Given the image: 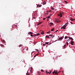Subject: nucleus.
I'll return each mask as SVG.
<instances>
[{"instance_id": "f257e3e1", "label": "nucleus", "mask_w": 75, "mask_h": 75, "mask_svg": "<svg viewBox=\"0 0 75 75\" xmlns=\"http://www.w3.org/2000/svg\"><path fill=\"white\" fill-rule=\"evenodd\" d=\"M61 29H66V27L64 25L62 28H61Z\"/></svg>"}, {"instance_id": "f03ea898", "label": "nucleus", "mask_w": 75, "mask_h": 75, "mask_svg": "<svg viewBox=\"0 0 75 75\" xmlns=\"http://www.w3.org/2000/svg\"><path fill=\"white\" fill-rule=\"evenodd\" d=\"M62 14H64V13H60V17H62Z\"/></svg>"}, {"instance_id": "7ed1b4c3", "label": "nucleus", "mask_w": 75, "mask_h": 75, "mask_svg": "<svg viewBox=\"0 0 75 75\" xmlns=\"http://www.w3.org/2000/svg\"><path fill=\"white\" fill-rule=\"evenodd\" d=\"M74 43V42L72 40H71V41L70 42V44L72 45H73V44Z\"/></svg>"}, {"instance_id": "20e7f679", "label": "nucleus", "mask_w": 75, "mask_h": 75, "mask_svg": "<svg viewBox=\"0 0 75 75\" xmlns=\"http://www.w3.org/2000/svg\"><path fill=\"white\" fill-rule=\"evenodd\" d=\"M70 20H71V21H74V20H75V19H73L72 18H71L70 19Z\"/></svg>"}, {"instance_id": "39448f33", "label": "nucleus", "mask_w": 75, "mask_h": 75, "mask_svg": "<svg viewBox=\"0 0 75 75\" xmlns=\"http://www.w3.org/2000/svg\"><path fill=\"white\" fill-rule=\"evenodd\" d=\"M50 26H51L53 24V23H50Z\"/></svg>"}, {"instance_id": "423d86ee", "label": "nucleus", "mask_w": 75, "mask_h": 75, "mask_svg": "<svg viewBox=\"0 0 75 75\" xmlns=\"http://www.w3.org/2000/svg\"><path fill=\"white\" fill-rule=\"evenodd\" d=\"M59 37V40H62V37H61L60 38H59V37Z\"/></svg>"}, {"instance_id": "0eeeda50", "label": "nucleus", "mask_w": 75, "mask_h": 75, "mask_svg": "<svg viewBox=\"0 0 75 75\" xmlns=\"http://www.w3.org/2000/svg\"><path fill=\"white\" fill-rule=\"evenodd\" d=\"M42 34H44V31H42V32L40 33Z\"/></svg>"}, {"instance_id": "6e6552de", "label": "nucleus", "mask_w": 75, "mask_h": 75, "mask_svg": "<svg viewBox=\"0 0 75 75\" xmlns=\"http://www.w3.org/2000/svg\"><path fill=\"white\" fill-rule=\"evenodd\" d=\"M56 74H57V75H58V73L57 72V71H56L55 72V75H56Z\"/></svg>"}, {"instance_id": "1a4fd4ad", "label": "nucleus", "mask_w": 75, "mask_h": 75, "mask_svg": "<svg viewBox=\"0 0 75 75\" xmlns=\"http://www.w3.org/2000/svg\"><path fill=\"white\" fill-rule=\"evenodd\" d=\"M67 25H68V24H67V23H66L64 25L66 27L67 26Z\"/></svg>"}, {"instance_id": "9d476101", "label": "nucleus", "mask_w": 75, "mask_h": 75, "mask_svg": "<svg viewBox=\"0 0 75 75\" xmlns=\"http://www.w3.org/2000/svg\"><path fill=\"white\" fill-rule=\"evenodd\" d=\"M40 35V33H37L36 34V35H35V36H38Z\"/></svg>"}, {"instance_id": "9b49d317", "label": "nucleus", "mask_w": 75, "mask_h": 75, "mask_svg": "<svg viewBox=\"0 0 75 75\" xmlns=\"http://www.w3.org/2000/svg\"><path fill=\"white\" fill-rule=\"evenodd\" d=\"M56 22H57V23H59V22H60V21H58V20H56Z\"/></svg>"}, {"instance_id": "f8f14e48", "label": "nucleus", "mask_w": 75, "mask_h": 75, "mask_svg": "<svg viewBox=\"0 0 75 75\" xmlns=\"http://www.w3.org/2000/svg\"><path fill=\"white\" fill-rule=\"evenodd\" d=\"M33 34V33L31 32H30L28 33V34Z\"/></svg>"}, {"instance_id": "ddd939ff", "label": "nucleus", "mask_w": 75, "mask_h": 75, "mask_svg": "<svg viewBox=\"0 0 75 75\" xmlns=\"http://www.w3.org/2000/svg\"><path fill=\"white\" fill-rule=\"evenodd\" d=\"M68 40H67V42H66V44L67 45H68L69 44L68 43Z\"/></svg>"}, {"instance_id": "4468645a", "label": "nucleus", "mask_w": 75, "mask_h": 75, "mask_svg": "<svg viewBox=\"0 0 75 75\" xmlns=\"http://www.w3.org/2000/svg\"><path fill=\"white\" fill-rule=\"evenodd\" d=\"M45 38H49V36L47 35V36H46Z\"/></svg>"}, {"instance_id": "2eb2a0df", "label": "nucleus", "mask_w": 75, "mask_h": 75, "mask_svg": "<svg viewBox=\"0 0 75 75\" xmlns=\"http://www.w3.org/2000/svg\"><path fill=\"white\" fill-rule=\"evenodd\" d=\"M54 28H52L51 30V31H54Z\"/></svg>"}, {"instance_id": "dca6fc26", "label": "nucleus", "mask_w": 75, "mask_h": 75, "mask_svg": "<svg viewBox=\"0 0 75 75\" xmlns=\"http://www.w3.org/2000/svg\"><path fill=\"white\" fill-rule=\"evenodd\" d=\"M0 45L1 46V47H4V45H3L2 44H1Z\"/></svg>"}, {"instance_id": "f3484780", "label": "nucleus", "mask_w": 75, "mask_h": 75, "mask_svg": "<svg viewBox=\"0 0 75 75\" xmlns=\"http://www.w3.org/2000/svg\"><path fill=\"white\" fill-rule=\"evenodd\" d=\"M69 39H70V40H74V39L73 38H69Z\"/></svg>"}, {"instance_id": "a211bd4d", "label": "nucleus", "mask_w": 75, "mask_h": 75, "mask_svg": "<svg viewBox=\"0 0 75 75\" xmlns=\"http://www.w3.org/2000/svg\"><path fill=\"white\" fill-rule=\"evenodd\" d=\"M40 24H41V23L40 22L38 23V25H40Z\"/></svg>"}, {"instance_id": "6ab92c4d", "label": "nucleus", "mask_w": 75, "mask_h": 75, "mask_svg": "<svg viewBox=\"0 0 75 75\" xmlns=\"http://www.w3.org/2000/svg\"><path fill=\"white\" fill-rule=\"evenodd\" d=\"M45 44H48L49 42H45Z\"/></svg>"}, {"instance_id": "aec40b11", "label": "nucleus", "mask_w": 75, "mask_h": 75, "mask_svg": "<svg viewBox=\"0 0 75 75\" xmlns=\"http://www.w3.org/2000/svg\"><path fill=\"white\" fill-rule=\"evenodd\" d=\"M54 35L53 36V35H52L51 36V37H52V38H53V37H54Z\"/></svg>"}, {"instance_id": "412c9836", "label": "nucleus", "mask_w": 75, "mask_h": 75, "mask_svg": "<svg viewBox=\"0 0 75 75\" xmlns=\"http://www.w3.org/2000/svg\"><path fill=\"white\" fill-rule=\"evenodd\" d=\"M45 4H46V2H43V4L44 5Z\"/></svg>"}, {"instance_id": "4be33fe9", "label": "nucleus", "mask_w": 75, "mask_h": 75, "mask_svg": "<svg viewBox=\"0 0 75 75\" xmlns=\"http://www.w3.org/2000/svg\"><path fill=\"white\" fill-rule=\"evenodd\" d=\"M55 70L53 72V74H55Z\"/></svg>"}, {"instance_id": "5701e85b", "label": "nucleus", "mask_w": 75, "mask_h": 75, "mask_svg": "<svg viewBox=\"0 0 75 75\" xmlns=\"http://www.w3.org/2000/svg\"><path fill=\"white\" fill-rule=\"evenodd\" d=\"M67 38V36H66L64 38V39H67V38Z\"/></svg>"}, {"instance_id": "b1692460", "label": "nucleus", "mask_w": 75, "mask_h": 75, "mask_svg": "<svg viewBox=\"0 0 75 75\" xmlns=\"http://www.w3.org/2000/svg\"><path fill=\"white\" fill-rule=\"evenodd\" d=\"M47 34H50V32H47Z\"/></svg>"}, {"instance_id": "393cba45", "label": "nucleus", "mask_w": 75, "mask_h": 75, "mask_svg": "<svg viewBox=\"0 0 75 75\" xmlns=\"http://www.w3.org/2000/svg\"><path fill=\"white\" fill-rule=\"evenodd\" d=\"M66 46V45H64V48H65V47Z\"/></svg>"}, {"instance_id": "a878e982", "label": "nucleus", "mask_w": 75, "mask_h": 75, "mask_svg": "<svg viewBox=\"0 0 75 75\" xmlns=\"http://www.w3.org/2000/svg\"><path fill=\"white\" fill-rule=\"evenodd\" d=\"M38 75H40V72L39 71H38Z\"/></svg>"}, {"instance_id": "bb28decb", "label": "nucleus", "mask_w": 75, "mask_h": 75, "mask_svg": "<svg viewBox=\"0 0 75 75\" xmlns=\"http://www.w3.org/2000/svg\"><path fill=\"white\" fill-rule=\"evenodd\" d=\"M52 10H54V8H51Z\"/></svg>"}, {"instance_id": "cd10ccee", "label": "nucleus", "mask_w": 75, "mask_h": 75, "mask_svg": "<svg viewBox=\"0 0 75 75\" xmlns=\"http://www.w3.org/2000/svg\"><path fill=\"white\" fill-rule=\"evenodd\" d=\"M64 2H65V3L66 4L67 3H68V2H67V1H65V0L64 1Z\"/></svg>"}, {"instance_id": "c85d7f7f", "label": "nucleus", "mask_w": 75, "mask_h": 75, "mask_svg": "<svg viewBox=\"0 0 75 75\" xmlns=\"http://www.w3.org/2000/svg\"><path fill=\"white\" fill-rule=\"evenodd\" d=\"M50 17V16H49L48 17H46L47 18H49Z\"/></svg>"}, {"instance_id": "c756f323", "label": "nucleus", "mask_w": 75, "mask_h": 75, "mask_svg": "<svg viewBox=\"0 0 75 75\" xmlns=\"http://www.w3.org/2000/svg\"><path fill=\"white\" fill-rule=\"evenodd\" d=\"M2 41H3V42H5V40H3Z\"/></svg>"}, {"instance_id": "7c9ffc66", "label": "nucleus", "mask_w": 75, "mask_h": 75, "mask_svg": "<svg viewBox=\"0 0 75 75\" xmlns=\"http://www.w3.org/2000/svg\"><path fill=\"white\" fill-rule=\"evenodd\" d=\"M30 36H31V37H34V35H32V34H31Z\"/></svg>"}, {"instance_id": "2f4dec72", "label": "nucleus", "mask_w": 75, "mask_h": 75, "mask_svg": "<svg viewBox=\"0 0 75 75\" xmlns=\"http://www.w3.org/2000/svg\"><path fill=\"white\" fill-rule=\"evenodd\" d=\"M45 45H46V44H43V46H45Z\"/></svg>"}, {"instance_id": "473e14b6", "label": "nucleus", "mask_w": 75, "mask_h": 75, "mask_svg": "<svg viewBox=\"0 0 75 75\" xmlns=\"http://www.w3.org/2000/svg\"><path fill=\"white\" fill-rule=\"evenodd\" d=\"M36 56H37V54H35L34 56V58H35Z\"/></svg>"}, {"instance_id": "72a5a7b5", "label": "nucleus", "mask_w": 75, "mask_h": 75, "mask_svg": "<svg viewBox=\"0 0 75 75\" xmlns=\"http://www.w3.org/2000/svg\"><path fill=\"white\" fill-rule=\"evenodd\" d=\"M41 72H44V70H41Z\"/></svg>"}, {"instance_id": "f704fd0d", "label": "nucleus", "mask_w": 75, "mask_h": 75, "mask_svg": "<svg viewBox=\"0 0 75 75\" xmlns=\"http://www.w3.org/2000/svg\"><path fill=\"white\" fill-rule=\"evenodd\" d=\"M19 47H21V45H20Z\"/></svg>"}, {"instance_id": "c9c22d12", "label": "nucleus", "mask_w": 75, "mask_h": 75, "mask_svg": "<svg viewBox=\"0 0 75 75\" xmlns=\"http://www.w3.org/2000/svg\"><path fill=\"white\" fill-rule=\"evenodd\" d=\"M69 40H70V39L69 38V39L68 40H67L68 41H69Z\"/></svg>"}, {"instance_id": "e433bc0d", "label": "nucleus", "mask_w": 75, "mask_h": 75, "mask_svg": "<svg viewBox=\"0 0 75 75\" xmlns=\"http://www.w3.org/2000/svg\"><path fill=\"white\" fill-rule=\"evenodd\" d=\"M57 16H60L61 15H60V14H58Z\"/></svg>"}, {"instance_id": "4c0bfd02", "label": "nucleus", "mask_w": 75, "mask_h": 75, "mask_svg": "<svg viewBox=\"0 0 75 75\" xmlns=\"http://www.w3.org/2000/svg\"><path fill=\"white\" fill-rule=\"evenodd\" d=\"M41 7V5H40L39 6V7Z\"/></svg>"}, {"instance_id": "58836bf2", "label": "nucleus", "mask_w": 75, "mask_h": 75, "mask_svg": "<svg viewBox=\"0 0 75 75\" xmlns=\"http://www.w3.org/2000/svg\"><path fill=\"white\" fill-rule=\"evenodd\" d=\"M37 7H39V5H37Z\"/></svg>"}, {"instance_id": "ea45409f", "label": "nucleus", "mask_w": 75, "mask_h": 75, "mask_svg": "<svg viewBox=\"0 0 75 75\" xmlns=\"http://www.w3.org/2000/svg\"><path fill=\"white\" fill-rule=\"evenodd\" d=\"M45 18H43V20H45Z\"/></svg>"}, {"instance_id": "a19ab883", "label": "nucleus", "mask_w": 75, "mask_h": 75, "mask_svg": "<svg viewBox=\"0 0 75 75\" xmlns=\"http://www.w3.org/2000/svg\"><path fill=\"white\" fill-rule=\"evenodd\" d=\"M58 40H55L54 42H56V41H58Z\"/></svg>"}, {"instance_id": "79ce46f5", "label": "nucleus", "mask_w": 75, "mask_h": 75, "mask_svg": "<svg viewBox=\"0 0 75 75\" xmlns=\"http://www.w3.org/2000/svg\"><path fill=\"white\" fill-rule=\"evenodd\" d=\"M48 73L49 74H51V72H50V73L49 72H48Z\"/></svg>"}, {"instance_id": "37998d69", "label": "nucleus", "mask_w": 75, "mask_h": 75, "mask_svg": "<svg viewBox=\"0 0 75 75\" xmlns=\"http://www.w3.org/2000/svg\"><path fill=\"white\" fill-rule=\"evenodd\" d=\"M58 30H57L56 31V32H58Z\"/></svg>"}, {"instance_id": "c03bdc74", "label": "nucleus", "mask_w": 75, "mask_h": 75, "mask_svg": "<svg viewBox=\"0 0 75 75\" xmlns=\"http://www.w3.org/2000/svg\"><path fill=\"white\" fill-rule=\"evenodd\" d=\"M52 35H49V36H51Z\"/></svg>"}, {"instance_id": "a18cd8bd", "label": "nucleus", "mask_w": 75, "mask_h": 75, "mask_svg": "<svg viewBox=\"0 0 75 75\" xmlns=\"http://www.w3.org/2000/svg\"><path fill=\"white\" fill-rule=\"evenodd\" d=\"M37 51L38 52H39V50H38Z\"/></svg>"}, {"instance_id": "49530a36", "label": "nucleus", "mask_w": 75, "mask_h": 75, "mask_svg": "<svg viewBox=\"0 0 75 75\" xmlns=\"http://www.w3.org/2000/svg\"><path fill=\"white\" fill-rule=\"evenodd\" d=\"M15 26H16V27H17V25H15Z\"/></svg>"}, {"instance_id": "de8ad7c7", "label": "nucleus", "mask_w": 75, "mask_h": 75, "mask_svg": "<svg viewBox=\"0 0 75 75\" xmlns=\"http://www.w3.org/2000/svg\"><path fill=\"white\" fill-rule=\"evenodd\" d=\"M62 39L64 38V36H62Z\"/></svg>"}, {"instance_id": "09e8293b", "label": "nucleus", "mask_w": 75, "mask_h": 75, "mask_svg": "<svg viewBox=\"0 0 75 75\" xmlns=\"http://www.w3.org/2000/svg\"><path fill=\"white\" fill-rule=\"evenodd\" d=\"M36 51H37L38 50V49H35Z\"/></svg>"}, {"instance_id": "8fccbe9b", "label": "nucleus", "mask_w": 75, "mask_h": 75, "mask_svg": "<svg viewBox=\"0 0 75 75\" xmlns=\"http://www.w3.org/2000/svg\"><path fill=\"white\" fill-rule=\"evenodd\" d=\"M47 21H48V20H49V19H47Z\"/></svg>"}, {"instance_id": "3c124183", "label": "nucleus", "mask_w": 75, "mask_h": 75, "mask_svg": "<svg viewBox=\"0 0 75 75\" xmlns=\"http://www.w3.org/2000/svg\"><path fill=\"white\" fill-rule=\"evenodd\" d=\"M47 14H48V13H47Z\"/></svg>"}, {"instance_id": "603ef678", "label": "nucleus", "mask_w": 75, "mask_h": 75, "mask_svg": "<svg viewBox=\"0 0 75 75\" xmlns=\"http://www.w3.org/2000/svg\"><path fill=\"white\" fill-rule=\"evenodd\" d=\"M50 44H51V43H50L49 44V45H50Z\"/></svg>"}, {"instance_id": "864d4df0", "label": "nucleus", "mask_w": 75, "mask_h": 75, "mask_svg": "<svg viewBox=\"0 0 75 75\" xmlns=\"http://www.w3.org/2000/svg\"><path fill=\"white\" fill-rule=\"evenodd\" d=\"M46 72L47 73V71H46Z\"/></svg>"}, {"instance_id": "5fc2aeb1", "label": "nucleus", "mask_w": 75, "mask_h": 75, "mask_svg": "<svg viewBox=\"0 0 75 75\" xmlns=\"http://www.w3.org/2000/svg\"><path fill=\"white\" fill-rule=\"evenodd\" d=\"M74 16H75V14H74Z\"/></svg>"}, {"instance_id": "6e6d98bb", "label": "nucleus", "mask_w": 75, "mask_h": 75, "mask_svg": "<svg viewBox=\"0 0 75 75\" xmlns=\"http://www.w3.org/2000/svg\"><path fill=\"white\" fill-rule=\"evenodd\" d=\"M71 24H72V23H71Z\"/></svg>"}, {"instance_id": "4d7b16f0", "label": "nucleus", "mask_w": 75, "mask_h": 75, "mask_svg": "<svg viewBox=\"0 0 75 75\" xmlns=\"http://www.w3.org/2000/svg\"><path fill=\"white\" fill-rule=\"evenodd\" d=\"M30 72H31V70H30Z\"/></svg>"}, {"instance_id": "13d9d810", "label": "nucleus", "mask_w": 75, "mask_h": 75, "mask_svg": "<svg viewBox=\"0 0 75 75\" xmlns=\"http://www.w3.org/2000/svg\"><path fill=\"white\" fill-rule=\"evenodd\" d=\"M59 72H58V73H59Z\"/></svg>"}, {"instance_id": "bf43d9fd", "label": "nucleus", "mask_w": 75, "mask_h": 75, "mask_svg": "<svg viewBox=\"0 0 75 75\" xmlns=\"http://www.w3.org/2000/svg\"><path fill=\"white\" fill-rule=\"evenodd\" d=\"M24 50H23V51H24Z\"/></svg>"}, {"instance_id": "052dcab7", "label": "nucleus", "mask_w": 75, "mask_h": 75, "mask_svg": "<svg viewBox=\"0 0 75 75\" xmlns=\"http://www.w3.org/2000/svg\"><path fill=\"white\" fill-rule=\"evenodd\" d=\"M54 75H55V74H54Z\"/></svg>"}]
</instances>
